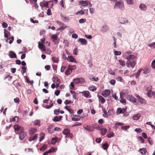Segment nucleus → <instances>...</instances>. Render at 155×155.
<instances>
[{"instance_id":"473e14b6","label":"nucleus","mask_w":155,"mask_h":155,"mask_svg":"<svg viewBox=\"0 0 155 155\" xmlns=\"http://www.w3.org/2000/svg\"><path fill=\"white\" fill-rule=\"evenodd\" d=\"M33 122L35 125H40L39 123H40V121L39 120H35Z\"/></svg>"},{"instance_id":"0e129e2a","label":"nucleus","mask_w":155,"mask_h":155,"mask_svg":"<svg viewBox=\"0 0 155 155\" xmlns=\"http://www.w3.org/2000/svg\"><path fill=\"white\" fill-rule=\"evenodd\" d=\"M45 68L46 70H49L50 68V66L49 65H46L45 66Z\"/></svg>"},{"instance_id":"423d86ee","label":"nucleus","mask_w":155,"mask_h":155,"mask_svg":"<svg viewBox=\"0 0 155 155\" xmlns=\"http://www.w3.org/2000/svg\"><path fill=\"white\" fill-rule=\"evenodd\" d=\"M74 83L76 84L83 83L84 80L82 78H76L73 80Z\"/></svg>"},{"instance_id":"9b49d317","label":"nucleus","mask_w":155,"mask_h":155,"mask_svg":"<svg viewBox=\"0 0 155 155\" xmlns=\"http://www.w3.org/2000/svg\"><path fill=\"white\" fill-rule=\"evenodd\" d=\"M67 60L69 62H74L76 63H77V62L75 61V59L71 56H69L68 57Z\"/></svg>"},{"instance_id":"393cba45","label":"nucleus","mask_w":155,"mask_h":155,"mask_svg":"<svg viewBox=\"0 0 155 155\" xmlns=\"http://www.w3.org/2000/svg\"><path fill=\"white\" fill-rule=\"evenodd\" d=\"M114 136V133L113 132H110L108 134H107V137L108 138H111Z\"/></svg>"},{"instance_id":"0eeeda50","label":"nucleus","mask_w":155,"mask_h":155,"mask_svg":"<svg viewBox=\"0 0 155 155\" xmlns=\"http://www.w3.org/2000/svg\"><path fill=\"white\" fill-rule=\"evenodd\" d=\"M109 29V28L108 26L107 25H104L101 27V31L102 32L104 33L108 31Z\"/></svg>"},{"instance_id":"7c9ffc66","label":"nucleus","mask_w":155,"mask_h":155,"mask_svg":"<svg viewBox=\"0 0 155 155\" xmlns=\"http://www.w3.org/2000/svg\"><path fill=\"white\" fill-rule=\"evenodd\" d=\"M72 120L74 121H77L79 120L80 118L78 117V116H75L72 118Z\"/></svg>"},{"instance_id":"f704fd0d","label":"nucleus","mask_w":155,"mask_h":155,"mask_svg":"<svg viewBox=\"0 0 155 155\" xmlns=\"http://www.w3.org/2000/svg\"><path fill=\"white\" fill-rule=\"evenodd\" d=\"M64 108L66 109L70 113H72V110L69 108L68 106H66L64 107Z\"/></svg>"},{"instance_id":"c756f323","label":"nucleus","mask_w":155,"mask_h":155,"mask_svg":"<svg viewBox=\"0 0 155 155\" xmlns=\"http://www.w3.org/2000/svg\"><path fill=\"white\" fill-rule=\"evenodd\" d=\"M142 69H139L137 71V73L136 74L135 77L136 78H137L140 74V71L142 70Z\"/></svg>"},{"instance_id":"1a4fd4ad","label":"nucleus","mask_w":155,"mask_h":155,"mask_svg":"<svg viewBox=\"0 0 155 155\" xmlns=\"http://www.w3.org/2000/svg\"><path fill=\"white\" fill-rule=\"evenodd\" d=\"M110 91L109 90H105L104 92H103L102 95L104 97H106L110 94Z\"/></svg>"},{"instance_id":"e2e57ef3","label":"nucleus","mask_w":155,"mask_h":155,"mask_svg":"<svg viewBox=\"0 0 155 155\" xmlns=\"http://www.w3.org/2000/svg\"><path fill=\"white\" fill-rule=\"evenodd\" d=\"M147 140H148V142H149V143L150 145L152 144L153 142H152V140H151L150 138L149 137H148L147 138Z\"/></svg>"},{"instance_id":"79ce46f5","label":"nucleus","mask_w":155,"mask_h":155,"mask_svg":"<svg viewBox=\"0 0 155 155\" xmlns=\"http://www.w3.org/2000/svg\"><path fill=\"white\" fill-rule=\"evenodd\" d=\"M61 120V118L57 116H56L53 119V120L54 122H57Z\"/></svg>"},{"instance_id":"7ed1b4c3","label":"nucleus","mask_w":155,"mask_h":155,"mask_svg":"<svg viewBox=\"0 0 155 155\" xmlns=\"http://www.w3.org/2000/svg\"><path fill=\"white\" fill-rule=\"evenodd\" d=\"M114 8L115 9L119 8L122 9L124 8L123 3L121 2H117L114 6Z\"/></svg>"},{"instance_id":"2eb2a0df","label":"nucleus","mask_w":155,"mask_h":155,"mask_svg":"<svg viewBox=\"0 0 155 155\" xmlns=\"http://www.w3.org/2000/svg\"><path fill=\"white\" fill-rule=\"evenodd\" d=\"M38 44L39 48L42 51H45V47L43 45V44H41L40 42H38Z\"/></svg>"},{"instance_id":"4be33fe9","label":"nucleus","mask_w":155,"mask_h":155,"mask_svg":"<svg viewBox=\"0 0 155 155\" xmlns=\"http://www.w3.org/2000/svg\"><path fill=\"white\" fill-rule=\"evenodd\" d=\"M82 94H83L84 96L86 97H89L90 94L89 92L87 91H83L82 92Z\"/></svg>"},{"instance_id":"b1692460","label":"nucleus","mask_w":155,"mask_h":155,"mask_svg":"<svg viewBox=\"0 0 155 155\" xmlns=\"http://www.w3.org/2000/svg\"><path fill=\"white\" fill-rule=\"evenodd\" d=\"M107 131V130L105 128L101 129L100 130L101 134L102 135H104L106 134Z\"/></svg>"},{"instance_id":"dca6fc26","label":"nucleus","mask_w":155,"mask_h":155,"mask_svg":"<svg viewBox=\"0 0 155 155\" xmlns=\"http://www.w3.org/2000/svg\"><path fill=\"white\" fill-rule=\"evenodd\" d=\"M48 3L46 1H43L41 2L40 4V5L41 7H47L48 6Z\"/></svg>"},{"instance_id":"09e8293b","label":"nucleus","mask_w":155,"mask_h":155,"mask_svg":"<svg viewBox=\"0 0 155 155\" xmlns=\"http://www.w3.org/2000/svg\"><path fill=\"white\" fill-rule=\"evenodd\" d=\"M151 66L153 68L155 69V60L153 61L151 63Z\"/></svg>"},{"instance_id":"4468645a","label":"nucleus","mask_w":155,"mask_h":155,"mask_svg":"<svg viewBox=\"0 0 155 155\" xmlns=\"http://www.w3.org/2000/svg\"><path fill=\"white\" fill-rule=\"evenodd\" d=\"M8 56L11 58H16V54L14 52L11 51H9Z\"/></svg>"},{"instance_id":"37998d69","label":"nucleus","mask_w":155,"mask_h":155,"mask_svg":"<svg viewBox=\"0 0 155 155\" xmlns=\"http://www.w3.org/2000/svg\"><path fill=\"white\" fill-rule=\"evenodd\" d=\"M108 147V146L107 143H105L103 145L102 148L104 150H106Z\"/></svg>"},{"instance_id":"680f3d73","label":"nucleus","mask_w":155,"mask_h":155,"mask_svg":"<svg viewBox=\"0 0 155 155\" xmlns=\"http://www.w3.org/2000/svg\"><path fill=\"white\" fill-rule=\"evenodd\" d=\"M90 12L91 13H94L95 12V10L94 9L92 8H89Z\"/></svg>"},{"instance_id":"f8f14e48","label":"nucleus","mask_w":155,"mask_h":155,"mask_svg":"<svg viewBox=\"0 0 155 155\" xmlns=\"http://www.w3.org/2000/svg\"><path fill=\"white\" fill-rule=\"evenodd\" d=\"M69 67H68V68H67V70H66L65 72V74L66 75H68L70 74L72 71V70L71 68V67L70 65L69 66Z\"/></svg>"},{"instance_id":"a18cd8bd","label":"nucleus","mask_w":155,"mask_h":155,"mask_svg":"<svg viewBox=\"0 0 155 155\" xmlns=\"http://www.w3.org/2000/svg\"><path fill=\"white\" fill-rule=\"evenodd\" d=\"M122 108H118L117 110V114H119L122 113Z\"/></svg>"},{"instance_id":"a878e982","label":"nucleus","mask_w":155,"mask_h":155,"mask_svg":"<svg viewBox=\"0 0 155 155\" xmlns=\"http://www.w3.org/2000/svg\"><path fill=\"white\" fill-rule=\"evenodd\" d=\"M99 101L102 103H103L105 102V99L101 96H99Z\"/></svg>"},{"instance_id":"cd10ccee","label":"nucleus","mask_w":155,"mask_h":155,"mask_svg":"<svg viewBox=\"0 0 155 155\" xmlns=\"http://www.w3.org/2000/svg\"><path fill=\"white\" fill-rule=\"evenodd\" d=\"M58 140V138L57 137L53 138L51 139V143L53 144H55Z\"/></svg>"},{"instance_id":"13d9d810","label":"nucleus","mask_w":155,"mask_h":155,"mask_svg":"<svg viewBox=\"0 0 155 155\" xmlns=\"http://www.w3.org/2000/svg\"><path fill=\"white\" fill-rule=\"evenodd\" d=\"M72 38H75V39H76L78 38V35L77 34H73L72 35Z\"/></svg>"},{"instance_id":"72a5a7b5","label":"nucleus","mask_w":155,"mask_h":155,"mask_svg":"<svg viewBox=\"0 0 155 155\" xmlns=\"http://www.w3.org/2000/svg\"><path fill=\"white\" fill-rule=\"evenodd\" d=\"M121 52L120 51H115L114 52V54L116 55H120L121 54Z\"/></svg>"},{"instance_id":"a211bd4d","label":"nucleus","mask_w":155,"mask_h":155,"mask_svg":"<svg viewBox=\"0 0 155 155\" xmlns=\"http://www.w3.org/2000/svg\"><path fill=\"white\" fill-rule=\"evenodd\" d=\"M120 23L122 24H126L127 23V20L124 18H121L120 20Z\"/></svg>"},{"instance_id":"5701e85b","label":"nucleus","mask_w":155,"mask_h":155,"mask_svg":"<svg viewBox=\"0 0 155 155\" xmlns=\"http://www.w3.org/2000/svg\"><path fill=\"white\" fill-rule=\"evenodd\" d=\"M78 41L80 42L82 45H86L87 43V41L85 39L83 38H80Z\"/></svg>"},{"instance_id":"a19ab883","label":"nucleus","mask_w":155,"mask_h":155,"mask_svg":"<svg viewBox=\"0 0 155 155\" xmlns=\"http://www.w3.org/2000/svg\"><path fill=\"white\" fill-rule=\"evenodd\" d=\"M40 141H41L44 138L45 135L43 133H41L40 134Z\"/></svg>"},{"instance_id":"3c124183","label":"nucleus","mask_w":155,"mask_h":155,"mask_svg":"<svg viewBox=\"0 0 155 155\" xmlns=\"http://www.w3.org/2000/svg\"><path fill=\"white\" fill-rule=\"evenodd\" d=\"M71 101L70 100H66L64 102V103L66 105L68 104L71 103Z\"/></svg>"},{"instance_id":"c85d7f7f","label":"nucleus","mask_w":155,"mask_h":155,"mask_svg":"<svg viewBox=\"0 0 155 155\" xmlns=\"http://www.w3.org/2000/svg\"><path fill=\"white\" fill-rule=\"evenodd\" d=\"M139 151L141 154H144L146 153V150L145 148H143L140 149Z\"/></svg>"},{"instance_id":"2f4dec72","label":"nucleus","mask_w":155,"mask_h":155,"mask_svg":"<svg viewBox=\"0 0 155 155\" xmlns=\"http://www.w3.org/2000/svg\"><path fill=\"white\" fill-rule=\"evenodd\" d=\"M119 62L120 65H121L123 67H124L125 66V62L124 61L121 60H119Z\"/></svg>"},{"instance_id":"5fc2aeb1","label":"nucleus","mask_w":155,"mask_h":155,"mask_svg":"<svg viewBox=\"0 0 155 155\" xmlns=\"http://www.w3.org/2000/svg\"><path fill=\"white\" fill-rule=\"evenodd\" d=\"M14 101L17 103H18L20 101L19 99L18 98L16 97L15 98L14 100Z\"/></svg>"},{"instance_id":"4c0bfd02","label":"nucleus","mask_w":155,"mask_h":155,"mask_svg":"<svg viewBox=\"0 0 155 155\" xmlns=\"http://www.w3.org/2000/svg\"><path fill=\"white\" fill-rule=\"evenodd\" d=\"M89 89L91 91H94L96 90V88L95 86H92L89 88Z\"/></svg>"},{"instance_id":"603ef678","label":"nucleus","mask_w":155,"mask_h":155,"mask_svg":"<svg viewBox=\"0 0 155 155\" xmlns=\"http://www.w3.org/2000/svg\"><path fill=\"white\" fill-rule=\"evenodd\" d=\"M79 13L82 15H84V11L83 10H81L80 11H78L76 13V14L78 15Z\"/></svg>"},{"instance_id":"aec40b11","label":"nucleus","mask_w":155,"mask_h":155,"mask_svg":"<svg viewBox=\"0 0 155 155\" xmlns=\"http://www.w3.org/2000/svg\"><path fill=\"white\" fill-rule=\"evenodd\" d=\"M140 8L142 10L145 11L147 10V7L144 4H141L139 5Z\"/></svg>"},{"instance_id":"39448f33","label":"nucleus","mask_w":155,"mask_h":155,"mask_svg":"<svg viewBox=\"0 0 155 155\" xmlns=\"http://www.w3.org/2000/svg\"><path fill=\"white\" fill-rule=\"evenodd\" d=\"M89 2L88 1H80L79 2V5L82 7L87 6Z\"/></svg>"},{"instance_id":"f257e3e1","label":"nucleus","mask_w":155,"mask_h":155,"mask_svg":"<svg viewBox=\"0 0 155 155\" xmlns=\"http://www.w3.org/2000/svg\"><path fill=\"white\" fill-rule=\"evenodd\" d=\"M124 56L127 60L126 64L127 67L133 68L136 64L137 58L135 55L131 54L130 51L124 52Z\"/></svg>"},{"instance_id":"c03bdc74","label":"nucleus","mask_w":155,"mask_h":155,"mask_svg":"<svg viewBox=\"0 0 155 155\" xmlns=\"http://www.w3.org/2000/svg\"><path fill=\"white\" fill-rule=\"evenodd\" d=\"M47 145L45 144H44L42 147L40 149L41 151H44L47 148Z\"/></svg>"},{"instance_id":"e433bc0d","label":"nucleus","mask_w":155,"mask_h":155,"mask_svg":"<svg viewBox=\"0 0 155 155\" xmlns=\"http://www.w3.org/2000/svg\"><path fill=\"white\" fill-rule=\"evenodd\" d=\"M73 135L72 134L69 132L68 134L65 136V137L68 138H71L72 137Z\"/></svg>"},{"instance_id":"bb28decb","label":"nucleus","mask_w":155,"mask_h":155,"mask_svg":"<svg viewBox=\"0 0 155 155\" xmlns=\"http://www.w3.org/2000/svg\"><path fill=\"white\" fill-rule=\"evenodd\" d=\"M70 132L69 130L68 129H65L63 131V133L65 136Z\"/></svg>"},{"instance_id":"49530a36","label":"nucleus","mask_w":155,"mask_h":155,"mask_svg":"<svg viewBox=\"0 0 155 155\" xmlns=\"http://www.w3.org/2000/svg\"><path fill=\"white\" fill-rule=\"evenodd\" d=\"M134 131L139 133H140L142 132V130L140 128H136L134 130Z\"/></svg>"},{"instance_id":"412c9836","label":"nucleus","mask_w":155,"mask_h":155,"mask_svg":"<svg viewBox=\"0 0 155 155\" xmlns=\"http://www.w3.org/2000/svg\"><path fill=\"white\" fill-rule=\"evenodd\" d=\"M52 38L54 40V42L56 44L58 43V38L57 35H53L52 36Z\"/></svg>"},{"instance_id":"6e6d98bb","label":"nucleus","mask_w":155,"mask_h":155,"mask_svg":"<svg viewBox=\"0 0 155 155\" xmlns=\"http://www.w3.org/2000/svg\"><path fill=\"white\" fill-rule=\"evenodd\" d=\"M148 46L152 48H155V42L150 44H149Z\"/></svg>"},{"instance_id":"f3484780","label":"nucleus","mask_w":155,"mask_h":155,"mask_svg":"<svg viewBox=\"0 0 155 155\" xmlns=\"http://www.w3.org/2000/svg\"><path fill=\"white\" fill-rule=\"evenodd\" d=\"M141 115L140 114H138L134 115L132 117L133 120H137L141 117Z\"/></svg>"},{"instance_id":"58836bf2","label":"nucleus","mask_w":155,"mask_h":155,"mask_svg":"<svg viewBox=\"0 0 155 155\" xmlns=\"http://www.w3.org/2000/svg\"><path fill=\"white\" fill-rule=\"evenodd\" d=\"M126 2L129 5H132L134 4L133 0H126Z\"/></svg>"},{"instance_id":"9d476101","label":"nucleus","mask_w":155,"mask_h":155,"mask_svg":"<svg viewBox=\"0 0 155 155\" xmlns=\"http://www.w3.org/2000/svg\"><path fill=\"white\" fill-rule=\"evenodd\" d=\"M26 135V133L23 130L20 133L19 135V138L20 140H22L25 137Z\"/></svg>"},{"instance_id":"6e6552de","label":"nucleus","mask_w":155,"mask_h":155,"mask_svg":"<svg viewBox=\"0 0 155 155\" xmlns=\"http://www.w3.org/2000/svg\"><path fill=\"white\" fill-rule=\"evenodd\" d=\"M14 128L15 130L20 131L23 130V128L22 127L20 126L18 124H15L14 126Z\"/></svg>"},{"instance_id":"864d4df0","label":"nucleus","mask_w":155,"mask_h":155,"mask_svg":"<svg viewBox=\"0 0 155 155\" xmlns=\"http://www.w3.org/2000/svg\"><path fill=\"white\" fill-rule=\"evenodd\" d=\"M19 119V117L17 116H15L13 119V121H18Z\"/></svg>"},{"instance_id":"20e7f679","label":"nucleus","mask_w":155,"mask_h":155,"mask_svg":"<svg viewBox=\"0 0 155 155\" xmlns=\"http://www.w3.org/2000/svg\"><path fill=\"white\" fill-rule=\"evenodd\" d=\"M126 98L127 100H128L132 102H136V99L132 95H127Z\"/></svg>"},{"instance_id":"774afa93","label":"nucleus","mask_w":155,"mask_h":155,"mask_svg":"<svg viewBox=\"0 0 155 155\" xmlns=\"http://www.w3.org/2000/svg\"><path fill=\"white\" fill-rule=\"evenodd\" d=\"M16 70V68H11V71L13 73H14L15 72Z\"/></svg>"},{"instance_id":"338daca9","label":"nucleus","mask_w":155,"mask_h":155,"mask_svg":"<svg viewBox=\"0 0 155 155\" xmlns=\"http://www.w3.org/2000/svg\"><path fill=\"white\" fill-rule=\"evenodd\" d=\"M8 26V24L5 22H3V24H2V27L4 28H6Z\"/></svg>"},{"instance_id":"ea45409f","label":"nucleus","mask_w":155,"mask_h":155,"mask_svg":"<svg viewBox=\"0 0 155 155\" xmlns=\"http://www.w3.org/2000/svg\"><path fill=\"white\" fill-rule=\"evenodd\" d=\"M124 93V91H122L120 92V97L121 98H122L124 97V95H125Z\"/></svg>"},{"instance_id":"bf43d9fd","label":"nucleus","mask_w":155,"mask_h":155,"mask_svg":"<svg viewBox=\"0 0 155 155\" xmlns=\"http://www.w3.org/2000/svg\"><path fill=\"white\" fill-rule=\"evenodd\" d=\"M116 80L118 81H122V78L121 77L118 76L116 78Z\"/></svg>"},{"instance_id":"6ab92c4d","label":"nucleus","mask_w":155,"mask_h":155,"mask_svg":"<svg viewBox=\"0 0 155 155\" xmlns=\"http://www.w3.org/2000/svg\"><path fill=\"white\" fill-rule=\"evenodd\" d=\"M38 135L37 134H35L34 135L30 137L29 138V141H31L32 140H36L37 139Z\"/></svg>"},{"instance_id":"052dcab7","label":"nucleus","mask_w":155,"mask_h":155,"mask_svg":"<svg viewBox=\"0 0 155 155\" xmlns=\"http://www.w3.org/2000/svg\"><path fill=\"white\" fill-rule=\"evenodd\" d=\"M59 110L57 109L54 110V114L56 115H58L59 114Z\"/></svg>"},{"instance_id":"de8ad7c7","label":"nucleus","mask_w":155,"mask_h":155,"mask_svg":"<svg viewBox=\"0 0 155 155\" xmlns=\"http://www.w3.org/2000/svg\"><path fill=\"white\" fill-rule=\"evenodd\" d=\"M86 21V20L85 19L82 18L79 20V22L81 24L85 22Z\"/></svg>"},{"instance_id":"69168bd1","label":"nucleus","mask_w":155,"mask_h":155,"mask_svg":"<svg viewBox=\"0 0 155 155\" xmlns=\"http://www.w3.org/2000/svg\"><path fill=\"white\" fill-rule=\"evenodd\" d=\"M95 141L98 143H100L101 141V139L100 138H96L95 139Z\"/></svg>"},{"instance_id":"8fccbe9b","label":"nucleus","mask_w":155,"mask_h":155,"mask_svg":"<svg viewBox=\"0 0 155 155\" xmlns=\"http://www.w3.org/2000/svg\"><path fill=\"white\" fill-rule=\"evenodd\" d=\"M52 60L54 63H58V59L56 58H55L54 57H52Z\"/></svg>"},{"instance_id":"f03ea898","label":"nucleus","mask_w":155,"mask_h":155,"mask_svg":"<svg viewBox=\"0 0 155 155\" xmlns=\"http://www.w3.org/2000/svg\"><path fill=\"white\" fill-rule=\"evenodd\" d=\"M151 87V86H149L145 88L146 94L150 97H151L154 95V92L152 91Z\"/></svg>"},{"instance_id":"c9c22d12","label":"nucleus","mask_w":155,"mask_h":155,"mask_svg":"<svg viewBox=\"0 0 155 155\" xmlns=\"http://www.w3.org/2000/svg\"><path fill=\"white\" fill-rule=\"evenodd\" d=\"M88 131H92L94 130V128L92 126H88Z\"/></svg>"},{"instance_id":"4d7b16f0","label":"nucleus","mask_w":155,"mask_h":155,"mask_svg":"<svg viewBox=\"0 0 155 155\" xmlns=\"http://www.w3.org/2000/svg\"><path fill=\"white\" fill-rule=\"evenodd\" d=\"M143 73L145 74H147L149 72V69H148V68H147L145 70H143Z\"/></svg>"},{"instance_id":"ddd939ff","label":"nucleus","mask_w":155,"mask_h":155,"mask_svg":"<svg viewBox=\"0 0 155 155\" xmlns=\"http://www.w3.org/2000/svg\"><path fill=\"white\" fill-rule=\"evenodd\" d=\"M37 130L36 128L34 127H31L30 128L29 130V134L31 135H32L35 133L36 132Z\"/></svg>"}]
</instances>
